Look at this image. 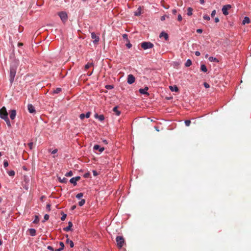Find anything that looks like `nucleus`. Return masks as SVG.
<instances>
[{"mask_svg": "<svg viewBox=\"0 0 251 251\" xmlns=\"http://www.w3.org/2000/svg\"><path fill=\"white\" fill-rule=\"evenodd\" d=\"M191 65H192V61H191V60L190 59H188L186 61V63H185V66L186 67H189Z\"/></svg>", "mask_w": 251, "mask_h": 251, "instance_id": "b1692460", "label": "nucleus"}, {"mask_svg": "<svg viewBox=\"0 0 251 251\" xmlns=\"http://www.w3.org/2000/svg\"><path fill=\"white\" fill-rule=\"evenodd\" d=\"M75 207H76V206L75 205H74V206H73L72 207V209L74 210V209H75Z\"/></svg>", "mask_w": 251, "mask_h": 251, "instance_id": "338daca9", "label": "nucleus"}, {"mask_svg": "<svg viewBox=\"0 0 251 251\" xmlns=\"http://www.w3.org/2000/svg\"><path fill=\"white\" fill-rule=\"evenodd\" d=\"M57 152V149H54V150H53V151H51V154H55V153H56Z\"/></svg>", "mask_w": 251, "mask_h": 251, "instance_id": "4d7b16f0", "label": "nucleus"}, {"mask_svg": "<svg viewBox=\"0 0 251 251\" xmlns=\"http://www.w3.org/2000/svg\"><path fill=\"white\" fill-rule=\"evenodd\" d=\"M176 12H177V11H176V9H173V10H172V13H173V14H174V15L176 14Z\"/></svg>", "mask_w": 251, "mask_h": 251, "instance_id": "052dcab7", "label": "nucleus"}, {"mask_svg": "<svg viewBox=\"0 0 251 251\" xmlns=\"http://www.w3.org/2000/svg\"><path fill=\"white\" fill-rule=\"evenodd\" d=\"M8 174L10 176H13L15 175V172L14 171H10L8 172Z\"/></svg>", "mask_w": 251, "mask_h": 251, "instance_id": "f704fd0d", "label": "nucleus"}, {"mask_svg": "<svg viewBox=\"0 0 251 251\" xmlns=\"http://www.w3.org/2000/svg\"><path fill=\"white\" fill-rule=\"evenodd\" d=\"M148 89L149 88L148 87H145L144 89H140L139 92L141 94L147 95V96H149V94L148 92Z\"/></svg>", "mask_w": 251, "mask_h": 251, "instance_id": "1a4fd4ad", "label": "nucleus"}, {"mask_svg": "<svg viewBox=\"0 0 251 251\" xmlns=\"http://www.w3.org/2000/svg\"><path fill=\"white\" fill-rule=\"evenodd\" d=\"M105 88L107 89H111L113 88V86L111 85H106Z\"/></svg>", "mask_w": 251, "mask_h": 251, "instance_id": "a19ab883", "label": "nucleus"}, {"mask_svg": "<svg viewBox=\"0 0 251 251\" xmlns=\"http://www.w3.org/2000/svg\"><path fill=\"white\" fill-rule=\"evenodd\" d=\"M47 249L50 251H54L53 247L50 246H48L47 247Z\"/></svg>", "mask_w": 251, "mask_h": 251, "instance_id": "79ce46f5", "label": "nucleus"}, {"mask_svg": "<svg viewBox=\"0 0 251 251\" xmlns=\"http://www.w3.org/2000/svg\"><path fill=\"white\" fill-rule=\"evenodd\" d=\"M85 202V200L84 199H82L80 201L78 202V205L80 206H83Z\"/></svg>", "mask_w": 251, "mask_h": 251, "instance_id": "bb28decb", "label": "nucleus"}, {"mask_svg": "<svg viewBox=\"0 0 251 251\" xmlns=\"http://www.w3.org/2000/svg\"><path fill=\"white\" fill-rule=\"evenodd\" d=\"M166 15H164V16H162L161 17V21H164L165 20V18H166Z\"/></svg>", "mask_w": 251, "mask_h": 251, "instance_id": "13d9d810", "label": "nucleus"}, {"mask_svg": "<svg viewBox=\"0 0 251 251\" xmlns=\"http://www.w3.org/2000/svg\"><path fill=\"white\" fill-rule=\"evenodd\" d=\"M116 241L117 242V245L118 247L120 249L122 248L125 242L124 238L122 236H117L116 238Z\"/></svg>", "mask_w": 251, "mask_h": 251, "instance_id": "20e7f679", "label": "nucleus"}, {"mask_svg": "<svg viewBox=\"0 0 251 251\" xmlns=\"http://www.w3.org/2000/svg\"><path fill=\"white\" fill-rule=\"evenodd\" d=\"M102 142H103V143H104L105 144H108L107 141L106 140H105V139L103 140Z\"/></svg>", "mask_w": 251, "mask_h": 251, "instance_id": "0e129e2a", "label": "nucleus"}, {"mask_svg": "<svg viewBox=\"0 0 251 251\" xmlns=\"http://www.w3.org/2000/svg\"><path fill=\"white\" fill-rule=\"evenodd\" d=\"M197 32L198 33H202V30L201 29H198L197 30Z\"/></svg>", "mask_w": 251, "mask_h": 251, "instance_id": "680f3d73", "label": "nucleus"}, {"mask_svg": "<svg viewBox=\"0 0 251 251\" xmlns=\"http://www.w3.org/2000/svg\"><path fill=\"white\" fill-rule=\"evenodd\" d=\"M61 91V89L60 88H56L55 89L53 90V93L58 94Z\"/></svg>", "mask_w": 251, "mask_h": 251, "instance_id": "c85d7f7f", "label": "nucleus"}, {"mask_svg": "<svg viewBox=\"0 0 251 251\" xmlns=\"http://www.w3.org/2000/svg\"><path fill=\"white\" fill-rule=\"evenodd\" d=\"M73 175V174L72 171H69V172H67L65 176H71Z\"/></svg>", "mask_w": 251, "mask_h": 251, "instance_id": "473e14b6", "label": "nucleus"}, {"mask_svg": "<svg viewBox=\"0 0 251 251\" xmlns=\"http://www.w3.org/2000/svg\"><path fill=\"white\" fill-rule=\"evenodd\" d=\"M169 88L170 90L172 92H178V88L176 85L174 86H169Z\"/></svg>", "mask_w": 251, "mask_h": 251, "instance_id": "f3484780", "label": "nucleus"}, {"mask_svg": "<svg viewBox=\"0 0 251 251\" xmlns=\"http://www.w3.org/2000/svg\"><path fill=\"white\" fill-rule=\"evenodd\" d=\"M203 86H204V87H205V88H209V87H210V86H209V85L207 83H206V82H204V83H203Z\"/></svg>", "mask_w": 251, "mask_h": 251, "instance_id": "49530a36", "label": "nucleus"}, {"mask_svg": "<svg viewBox=\"0 0 251 251\" xmlns=\"http://www.w3.org/2000/svg\"><path fill=\"white\" fill-rule=\"evenodd\" d=\"M91 38L94 39V44H97L100 40L99 37L97 36L95 32L91 33Z\"/></svg>", "mask_w": 251, "mask_h": 251, "instance_id": "6e6552de", "label": "nucleus"}, {"mask_svg": "<svg viewBox=\"0 0 251 251\" xmlns=\"http://www.w3.org/2000/svg\"><path fill=\"white\" fill-rule=\"evenodd\" d=\"M250 22V19L248 17H245L244 20L242 21L243 25H245L246 24H249Z\"/></svg>", "mask_w": 251, "mask_h": 251, "instance_id": "aec40b11", "label": "nucleus"}, {"mask_svg": "<svg viewBox=\"0 0 251 251\" xmlns=\"http://www.w3.org/2000/svg\"><path fill=\"white\" fill-rule=\"evenodd\" d=\"M39 221V219L38 216H35V220L33 221V223H37Z\"/></svg>", "mask_w": 251, "mask_h": 251, "instance_id": "72a5a7b5", "label": "nucleus"}, {"mask_svg": "<svg viewBox=\"0 0 251 251\" xmlns=\"http://www.w3.org/2000/svg\"><path fill=\"white\" fill-rule=\"evenodd\" d=\"M93 65V63H88L85 65V69H88Z\"/></svg>", "mask_w": 251, "mask_h": 251, "instance_id": "c756f323", "label": "nucleus"}, {"mask_svg": "<svg viewBox=\"0 0 251 251\" xmlns=\"http://www.w3.org/2000/svg\"><path fill=\"white\" fill-rule=\"evenodd\" d=\"M70 182L72 183L74 186L76 185L77 183L76 181L73 178V177L71 178L70 180Z\"/></svg>", "mask_w": 251, "mask_h": 251, "instance_id": "cd10ccee", "label": "nucleus"}, {"mask_svg": "<svg viewBox=\"0 0 251 251\" xmlns=\"http://www.w3.org/2000/svg\"><path fill=\"white\" fill-rule=\"evenodd\" d=\"M203 18V19L204 20H207V21H209L210 19V17L209 16H208V15H204Z\"/></svg>", "mask_w": 251, "mask_h": 251, "instance_id": "e433bc0d", "label": "nucleus"}, {"mask_svg": "<svg viewBox=\"0 0 251 251\" xmlns=\"http://www.w3.org/2000/svg\"><path fill=\"white\" fill-rule=\"evenodd\" d=\"M73 226V224L71 222L68 223V226L63 228V230L65 231H69L71 230V227Z\"/></svg>", "mask_w": 251, "mask_h": 251, "instance_id": "2eb2a0df", "label": "nucleus"}, {"mask_svg": "<svg viewBox=\"0 0 251 251\" xmlns=\"http://www.w3.org/2000/svg\"><path fill=\"white\" fill-rule=\"evenodd\" d=\"M83 193H80L77 194L76 195V198L78 199H80V198H81L83 197Z\"/></svg>", "mask_w": 251, "mask_h": 251, "instance_id": "2f4dec72", "label": "nucleus"}, {"mask_svg": "<svg viewBox=\"0 0 251 251\" xmlns=\"http://www.w3.org/2000/svg\"><path fill=\"white\" fill-rule=\"evenodd\" d=\"M16 115V111L15 110L13 109L10 111V118L11 120H14Z\"/></svg>", "mask_w": 251, "mask_h": 251, "instance_id": "f8f14e48", "label": "nucleus"}, {"mask_svg": "<svg viewBox=\"0 0 251 251\" xmlns=\"http://www.w3.org/2000/svg\"><path fill=\"white\" fill-rule=\"evenodd\" d=\"M231 8V6L230 4L224 5L222 8V11L223 12V14L225 15H227L228 14V10H229Z\"/></svg>", "mask_w": 251, "mask_h": 251, "instance_id": "39448f33", "label": "nucleus"}, {"mask_svg": "<svg viewBox=\"0 0 251 251\" xmlns=\"http://www.w3.org/2000/svg\"><path fill=\"white\" fill-rule=\"evenodd\" d=\"M201 70L203 72L206 73L207 71V69L206 66L204 64L201 65Z\"/></svg>", "mask_w": 251, "mask_h": 251, "instance_id": "5701e85b", "label": "nucleus"}, {"mask_svg": "<svg viewBox=\"0 0 251 251\" xmlns=\"http://www.w3.org/2000/svg\"><path fill=\"white\" fill-rule=\"evenodd\" d=\"M33 144V142H30L28 144V146L29 147L30 150H31L32 149Z\"/></svg>", "mask_w": 251, "mask_h": 251, "instance_id": "a18cd8bd", "label": "nucleus"}, {"mask_svg": "<svg viewBox=\"0 0 251 251\" xmlns=\"http://www.w3.org/2000/svg\"><path fill=\"white\" fill-rule=\"evenodd\" d=\"M0 117L5 121L8 127H11L10 122L8 118V113L4 106L0 109Z\"/></svg>", "mask_w": 251, "mask_h": 251, "instance_id": "f03ea898", "label": "nucleus"}, {"mask_svg": "<svg viewBox=\"0 0 251 251\" xmlns=\"http://www.w3.org/2000/svg\"><path fill=\"white\" fill-rule=\"evenodd\" d=\"M19 66V60L14 59L10 64V72H9V80L12 84L14 80V78L16 74L17 69Z\"/></svg>", "mask_w": 251, "mask_h": 251, "instance_id": "f257e3e1", "label": "nucleus"}, {"mask_svg": "<svg viewBox=\"0 0 251 251\" xmlns=\"http://www.w3.org/2000/svg\"><path fill=\"white\" fill-rule=\"evenodd\" d=\"M23 46V44L22 43H18V46L20 47V46Z\"/></svg>", "mask_w": 251, "mask_h": 251, "instance_id": "774afa93", "label": "nucleus"}, {"mask_svg": "<svg viewBox=\"0 0 251 251\" xmlns=\"http://www.w3.org/2000/svg\"><path fill=\"white\" fill-rule=\"evenodd\" d=\"M193 9L191 7H189L187 9V15L188 16H191L192 15Z\"/></svg>", "mask_w": 251, "mask_h": 251, "instance_id": "393cba45", "label": "nucleus"}, {"mask_svg": "<svg viewBox=\"0 0 251 251\" xmlns=\"http://www.w3.org/2000/svg\"><path fill=\"white\" fill-rule=\"evenodd\" d=\"M131 46H132V45H131V44L130 43H128V44H126V47L128 49L130 48L131 47Z\"/></svg>", "mask_w": 251, "mask_h": 251, "instance_id": "bf43d9fd", "label": "nucleus"}, {"mask_svg": "<svg viewBox=\"0 0 251 251\" xmlns=\"http://www.w3.org/2000/svg\"><path fill=\"white\" fill-rule=\"evenodd\" d=\"M113 111L115 113L116 115L119 116L121 114V112L118 110V106H115L113 108Z\"/></svg>", "mask_w": 251, "mask_h": 251, "instance_id": "4be33fe9", "label": "nucleus"}, {"mask_svg": "<svg viewBox=\"0 0 251 251\" xmlns=\"http://www.w3.org/2000/svg\"><path fill=\"white\" fill-rule=\"evenodd\" d=\"M59 179L60 181L62 183H66L67 182V179L65 177H63L62 179H61V178L59 177Z\"/></svg>", "mask_w": 251, "mask_h": 251, "instance_id": "7c9ffc66", "label": "nucleus"}, {"mask_svg": "<svg viewBox=\"0 0 251 251\" xmlns=\"http://www.w3.org/2000/svg\"><path fill=\"white\" fill-rule=\"evenodd\" d=\"M195 54L196 56H199L200 55H201V53L200 52L198 51H196L195 52Z\"/></svg>", "mask_w": 251, "mask_h": 251, "instance_id": "5fc2aeb1", "label": "nucleus"}, {"mask_svg": "<svg viewBox=\"0 0 251 251\" xmlns=\"http://www.w3.org/2000/svg\"><path fill=\"white\" fill-rule=\"evenodd\" d=\"M90 115H91V113L90 112H88L86 113V114H85V117L87 118H88L90 117Z\"/></svg>", "mask_w": 251, "mask_h": 251, "instance_id": "37998d69", "label": "nucleus"}, {"mask_svg": "<svg viewBox=\"0 0 251 251\" xmlns=\"http://www.w3.org/2000/svg\"><path fill=\"white\" fill-rule=\"evenodd\" d=\"M90 176V173H85L84 175V177L85 178H88L89 177V176Z\"/></svg>", "mask_w": 251, "mask_h": 251, "instance_id": "09e8293b", "label": "nucleus"}, {"mask_svg": "<svg viewBox=\"0 0 251 251\" xmlns=\"http://www.w3.org/2000/svg\"><path fill=\"white\" fill-rule=\"evenodd\" d=\"M141 14V7L139 6L137 10L134 12V15L136 16H139Z\"/></svg>", "mask_w": 251, "mask_h": 251, "instance_id": "a211bd4d", "label": "nucleus"}, {"mask_svg": "<svg viewBox=\"0 0 251 251\" xmlns=\"http://www.w3.org/2000/svg\"><path fill=\"white\" fill-rule=\"evenodd\" d=\"M8 166V162L7 160H4L3 162V166L4 168H6Z\"/></svg>", "mask_w": 251, "mask_h": 251, "instance_id": "58836bf2", "label": "nucleus"}, {"mask_svg": "<svg viewBox=\"0 0 251 251\" xmlns=\"http://www.w3.org/2000/svg\"><path fill=\"white\" fill-rule=\"evenodd\" d=\"M59 245L60 246V248L58 247V249L55 250L54 251H62L64 249V243L62 242H60L59 243Z\"/></svg>", "mask_w": 251, "mask_h": 251, "instance_id": "6ab92c4d", "label": "nucleus"}, {"mask_svg": "<svg viewBox=\"0 0 251 251\" xmlns=\"http://www.w3.org/2000/svg\"><path fill=\"white\" fill-rule=\"evenodd\" d=\"M44 219V220L43 221V222H45L46 221L48 220L49 219V215L48 214L45 215Z\"/></svg>", "mask_w": 251, "mask_h": 251, "instance_id": "c9c22d12", "label": "nucleus"}, {"mask_svg": "<svg viewBox=\"0 0 251 251\" xmlns=\"http://www.w3.org/2000/svg\"><path fill=\"white\" fill-rule=\"evenodd\" d=\"M58 15L61 20L64 22L66 21L67 19V15L66 12H61L58 13Z\"/></svg>", "mask_w": 251, "mask_h": 251, "instance_id": "423d86ee", "label": "nucleus"}, {"mask_svg": "<svg viewBox=\"0 0 251 251\" xmlns=\"http://www.w3.org/2000/svg\"><path fill=\"white\" fill-rule=\"evenodd\" d=\"M46 208L48 211L50 210V204H48L46 206Z\"/></svg>", "mask_w": 251, "mask_h": 251, "instance_id": "3c124183", "label": "nucleus"}, {"mask_svg": "<svg viewBox=\"0 0 251 251\" xmlns=\"http://www.w3.org/2000/svg\"><path fill=\"white\" fill-rule=\"evenodd\" d=\"M200 2L202 4L204 3V0H200Z\"/></svg>", "mask_w": 251, "mask_h": 251, "instance_id": "69168bd1", "label": "nucleus"}, {"mask_svg": "<svg viewBox=\"0 0 251 251\" xmlns=\"http://www.w3.org/2000/svg\"><path fill=\"white\" fill-rule=\"evenodd\" d=\"M73 178L75 179V180L77 182V181H78L80 179V177L77 176L76 177H74Z\"/></svg>", "mask_w": 251, "mask_h": 251, "instance_id": "8fccbe9b", "label": "nucleus"}, {"mask_svg": "<svg viewBox=\"0 0 251 251\" xmlns=\"http://www.w3.org/2000/svg\"><path fill=\"white\" fill-rule=\"evenodd\" d=\"M214 21H215V23L219 22V18L218 17L215 18V19H214Z\"/></svg>", "mask_w": 251, "mask_h": 251, "instance_id": "e2e57ef3", "label": "nucleus"}, {"mask_svg": "<svg viewBox=\"0 0 251 251\" xmlns=\"http://www.w3.org/2000/svg\"><path fill=\"white\" fill-rule=\"evenodd\" d=\"M94 150H99L100 152H102L104 151V148L100 147L98 145H95L93 147Z\"/></svg>", "mask_w": 251, "mask_h": 251, "instance_id": "4468645a", "label": "nucleus"}, {"mask_svg": "<svg viewBox=\"0 0 251 251\" xmlns=\"http://www.w3.org/2000/svg\"><path fill=\"white\" fill-rule=\"evenodd\" d=\"M66 216H67V215L66 214L63 213L62 217H61V220L62 221H64L66 218Z\"/></svg>", "mask_w": 251, "mask_h": 251, "instance_id": "ea45409f", "label": "nucleus"}, {"mask_svg": "<svg viewBox=\"0 0 251 251\" xmlns=\"http://www.w3.org/2000/svg\"><path fill=\"white\" fill-rule=\"evenodd\" d=\"M95 118L98 119L100 121H102L104 120V117L103 115H98L97 113L95 114Z\"/></svg>", "mask_w": 251, "mask_h": 251, "instance_id": "ddd939ff", "label": "nucleus"}, {"mask_svg": "<svg viewBox=\"0 0 251 251\" xmlns=\"http://www.w3.org/2000/svg\"><path fill=\"white\" fill-rule=\"evenodd\" d=\"M123 38L124 39H127V35L126 34H124L123 35Z\"/></svg>", "mask_w": 251, "mask_h": 251, "instance_id": "6e6d98bb", "label": "nucleus"}, {"mask_svg": "<svg viewBox=\"0 0 251 251\" xmlns=\"http://www.w3.org/2000/svg\"><path fill=\"white\" fill-rule=\"evenodd\" d=\"M66 237L67 238H68V235H66ZM66 243L67 244H69L70 246V247H71V248H73V247H74V244L72 240H70L69 239H68V238H67V239H66Z\"/></svg>", "mask_w": 251, "mask_h": 251, "instance_id": "dca6fc26", "label": "nucleus"}, {"mask_svg": "<svg viewBox=\"0 0 251 251\" xmlns=\"http://www.w3.org/2000/svg\"><path fill=\"white\" fill-rule=\"evenodd\" d=\"M191 124V121L190 120H186L185 121V124L187 126H190Z\"/></svg>", "mask_w": 251, "mask_h": 251, "instance_id": "4c0bfd02", "label": "nucleus"}, {"mask_svg": "<svg viewBox=\"0 0 251 251\" xmlns=\"http://www.w3.org/2000/svg\"><path fill=\"white\" fill-rule=\"evenodd\" d=\"M85 117V114L83 113L81 114L79 116V118L81 120H83Z\"/></svg>", "mask_w": 251, "mask_h": 251, "instance_id": "c03bdc74", "label": "nucleus"}, {"mask_svg": "<svg viewBox=\"0 0 251 251\" xmlns=\"http://www.w3.org/2000/svg\"><path fill=\"white\" fill-rule=\"evenodd\" d=\"M135 78L132 75H129L127 76V83L129 84H131L135 82Z\"/></svg>", "mask_w": 251, "mask_h": 251, "instance_id": "0eeeda50", "label": "nucleus"}, {"mask_svg": "<svg viewBox=\"0 0 251 251\" xmlns=\"http://www.w3.org/2000/svg\"><path fill=\"white\" fill-rule=\"evenodd\" d=\"M141 46L144 50L151 49L153 47V44L150 42H143L141 43Z\"/></svg>", "mask_w": 251, "mask_h": 251, "instance_id": "7ed1b4c3", "label": "nucleus"}, {"mask_svg": "<svg viewBox=\"0 0 251 251\" xmlns=\"http://www.w3.org/2000/svg\"><path fill=\"white\" fill-rule=\"evenodd\" d=\"M209 60L211 62H218L217 59L215 57H212V56H211L209 58Z\"/></svg>", "mask_w": 251, "mask_h": 251, "instance_id": "a878e982", "label": "nucleus"}, {"mask_svg": "<svg viewBox=\"0 0 251 251\" xmlns=\"http://www.w3.org/2000/svg\"><path fill=\"white\" fill-rule=\"evenodd\" d=\"M29 232L31 236H34L36 235V230L34 228H30L29 229Z\"/></svg>", "mask_w": 251, "mask_h": 251, "instance_id": "412c9836", "label": "nucleus"}, {"mask_svg": "<svg viewBox=\"0 0 251 251\" xmlns=\"http://www.w3.org/2000/svg\"><path fill=\"white\" fill-rule=\"evenodd\" d=\"M159 37L160 38L163 37L166 41H167L169 39V36H168V34L163 31L161 32V33L159 35Z\"/></svg>", "mask_w": 251, "mask_h": 251, "instance_id": "9b49d317", "label": "nucleus"}, {"mask_svg": "<svg viewBox=\"0 0 251 251\" xmlns=\"http://www.w3.org/2000/svg\"><path fill=\"white\" fill-rule=\"evenodd\" d=\"M177 19H178V20L179 21H181L182 20V16H181V15L180 14H179V15H178V18H177Z\"/></svg>", "mask_w": 251, "mask_h": 251, "instance_id": "603ef678", "label": "nucleus"}, {"mask_svg": "<svg viewBox=\"0 0 251 251\" xmlns=\"http://www.w3.org/2000/svg\"><path fill=\"white\" fill-rule=\"evenodd\" d=\"M215 14H216V10H214L212 11L211 16V17H213L215 15Z\"/></svg>", "mask_w": 251, "mask_h": 251, "instance_id": "de8ad7c7", "label": "nucleus"}, {"mask_svg": "<svg viewBox=\"0 0 251 251\" xmlns=\"http://www.w3.org/2000/svg\"><path fill=\"white\" fill-rule=\"evenodd\" d=\"M28 110L30 113H34L35 112V109L34 107L31 104H28L27 106Z\"/></svg>", "mask_w": 251, "mask_h": 251, "instance_id": "9d476101", "label": "nucleus"}, {"mask_svg": "<svg viewBox=\"0 0 251 251\" xmlns=\"http://www.w3.org/2000/svg\"><path fill=\"white\" fill-rule=\"evenodd\" d=\"M93 174L94 176H97L98 175L97 172L95 170L93 171Z\"/></svg>", "mask_w": 251, "mask_h": 251, "instance_id": "864d4df0", "label": "nucleus"}]
</instances>
